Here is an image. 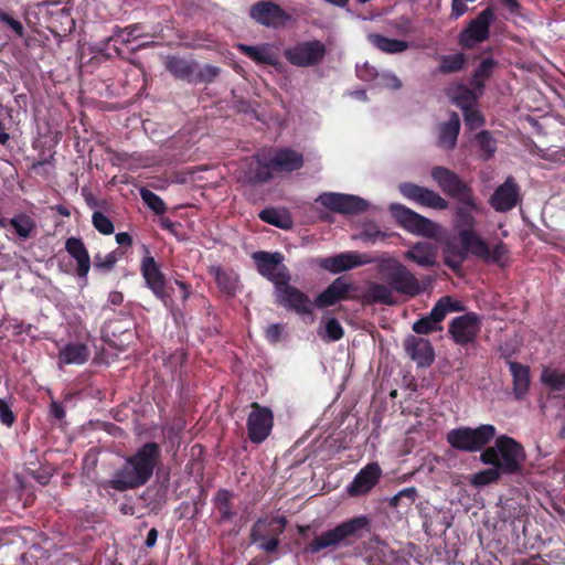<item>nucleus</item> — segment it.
Returning <instances> with one entry per match:
<instances>
[{"label": "nucleus", "mask_w": 565, "mask_h": 565, "mask_svg": "<svg viewBox=\"0 0 565 565\" xmlns=\"http://www.w3.org/2000/svg\"><path fill=\"white\" fill-rule=\"evenodd\" d=\"M284 516H263L255 521L249 531L252 544H258L265 553H275L280 544V535L286 527Z\"/></svg>", "instance_id": "nucleus-8"}, {"label": "nucleus", "mask_w": 565, "mask_h": 565, "mask_svg": "<svg viewBox=\"0 0 565 565\" xmlns=\"http://www.w3.org/2000/svg\"><path fill=\"white\" fill-rule=\"evenodd\" d=\"M247 417V436L253 444H262L270 435L274 426L273 411L254 402Z\"/></svg>", "instance_id": "nucleus-16"}, {"label": "nucleus", "mask_w": 565, "mask_h": 565, "mask_svg": "<svg viewBox=\"0 0 565 565\" xmlns=\"http://www.w3.org/2000/svg\"><path fill=\"white\" fill-rule=\"evenodd\" d=\"M305 164L303 154L292 148H263L253 156L245 171V180L252 185L269 182L275 172H294Z\"/></svg>", "instance_id": "nucleus-3"}, {"label": "nucleus", "mask_w": 565, "mask_h": 565, "mask_svg": "<svg viewBox=\"0 0 565 565\" xmlns=\"http://www.w3.org/2000/svg\"><path fill=\"white\" fill-rule=\"evenodd\" d=\"M398 190L404 198L414 201L419 205L439 211H444L449 207V202L446 199L428 188L411 182H404L399 184Z\"/></svg>", "instance_id": "nucleus-19"}, {"label": "nucleus", "mask_w": 565, "mask_h": 565, "mask_svg": "<svg viewBox=\"0 0 565 565\" xmlns=\"http://www.w3.org/2000/svg\"><path fill=\"white\" fill-rule=\"evenodd\" d=\"M11 128V113L9 109H4L0 104V145L3 147L9 146L11 136L9 130Z\"/></svg>", "instance_id": "nucleus-51"}, {"label": "nucleus", "mask_w": 565, "mask_h": 565, "mask_svg": "<svg viewBox=\"0 0 565 565\" xmlns=\"http://www.w3.org/2000/svg\"><path fill=\"white\" fill-rule=\"evenodd\" d=\"M327 53V45L320 40L300 41L284 50L285 58L297 67L320 65Z\"/></svg>", "instance_id": "nucleus-9"}, {"label": "nucleus", "mask_w": 565, "mask_h": 565, "mask_svg": "<svg viewBox=\"0 0 565 565\" xmlns=\"http://www.w3.org/2000/svg\"><path fill=\"white\" fill-rule=\"evenodd\" d=\"M124 252L116 248L113 252L102 255L100 253L94 256V268L97 271L108 273L113 270L117 262L122 257Z\"/></svg>", "instance_id": "nucleus-41"}, {"label": "nucleus", "mask_w": 565, "mask_h": 565, "mask_svg": "<svg viewBox=\"0 0 565 565\" xmlns=\"http://www.w3.org/2000/svg\"><path fill=\"white\" fill-rule=\"evenodd\" d=\"M497 429L491 424H483L476 428L459 427L447 433V443L456 450L477 452L495 437Z\"/></svg>", "instance_id": "nucleus-7"}, {"label": "nucleus", "mask_w": 565, "mask_h": 565, "mask_svg": "<svg viewBox=\"0 0 565 565\" xmlns=\"http://www.w3.org/2000/svg\"><path fill=\"white\" fill-rule=\"evenodd\" d=\"M373 262L374 260L366 254L345 252L324 258L321 263V267L330 273L339 274Z\"/></svg>", "instance_id": "nucleus-23"}, {"label": "nucleus", "mask_w": 565, "mask_h": 565, "mask_svg": "<svg viewBox=\"0 0 565 565\" xmlns=\"http://www.w3.org/2000/svg\"><path fill=\"white\" fill-rule=\"evenodd\" d=\"M454 100L458 107L465 110L470 107H473L476 103V96L469 88L460 86L457 94L454 97Z\"/></svg>", "instance_id": "nucleus-56"}, {"label": "nucleus", "mask_w": 565, "mask_h": 565, "mask_svg": "<svg viewBox=\"0 0 565 565\" xmlns=\"http://www.w3.org/2000/svg\"><path fill=\"white\" fill-rule=\"evenodd\" d=\"M495 15L491 7L482 10L475 19L470 20L458 35V44L463 50H472L477 44L490 38V25Z\"/></svg>", "instance_id": "nucleus-14"}, {"label": "nucleus", "mask_w": 565, "mask_h": 565, "mask_svg": "<svg viewBox=\"0 0 565 565\" xmlns=\"http://www.w3.org/2000/svg\"><path fill=\"white\" fill-rule=\"evenodd\" d=\"M467 57L463 53L441 55L439 57L438 71L441 74H451L462 71L466 67Z\"/></svg>", "instance_id": "nucleus-40"}, {"label": "nucleus", "mask_w": 565, "mask_h": 565, "mask_svg": "<svg viewBox=\"0 0 565 565\" xmlns=\"http://www.w3.org/2000/svg\"><path fill=\"white\" fill-rule=\"evenodd\" d=\"M89 349L84 343H67L58 352V362L62 364H84L89 359Z\"/></svg>", "instance_id": "nucleus-33"}, {"label": "nucleus", "mask_w": 565, "mask_h": 565, "mask_svg": "<svg viewBox=\"0 0 565 565\" xmlns=\"http://www.w3.org/2000/svg\"><path fill=\"white\" fill-rule=\"evenodd\" d=\"M367 41L377 50L386 54L403 53L408 49V42L404 40L391 39L382 34L371 33Z\"/></svg>", "instance_id": "nucleus-34"}, {"label": "nucleus", "mask_w": 565, "mask_h": 565, "mask_svg": "<svg viewBox=\"0 0 565 565\" xmlns=\"http://www.w3.org/2000/svg\"><path fill=\"white\" fill-rule=\"evenodd\" d=\"M472 256L483 260L484 263L495 264L503 268L509 262L510 249L502 241L497 243L493 248H490L487 242L480 237L473 244Z\"/></svg>", "instance_id": "nucleus-25"}, {"label": "nucleus", "mask_w": 565, "mask_h": 565, "mask_svg": "<svg viewBox=\"0 0 565 565\" xmlns=\"http://www.w3.org/2000/svg\"><path fill=\"white\" fill-rule=\"evenodd\" d=\"M446 306L447 312H459L463 310V306L461 301L452 299L450 296H445L440 298Z\"/></svg>", "instance_id": "nucleus-64"}, {"label": "nucleus", "mask_w": 565, "mask_h": 565, "mask_svg": "<svg viewBox=\"0 0 565 565\" xmlns=\"http://www.w3.org/2000/svg\"><path fill=\"white\" fill-rule=\"evenodd\" d=\"M480 330V319L475 312L456 317L449 323L448 332L455 343L467 345L475 342Z\"/></svg>", "instance_id": "nucleus-18"}, {"label": "nucleus", "mask_w": 565, "mask_h": 565, "mask_svg": "<svg viewBox=\"0 0 565 565\" xmlns=\"http://www.w3.org/2000/svg\"><path fill=\"white\" fill-rule=\"evenodd\" d=\"M404 257L422 267H434L437 264V248L428 242L414 244Z\"/></svg>", "instance_id": "nucleus-31"}, {"label": "nucleus", "mask_w": 565, "mask_h": 565, "mask_svg": "<svg viewBox=\"0 0 565 565\" xmlns=\"http://www.w3.org/2000/svg\"><path fill=\"white\" fill-rule=\"evenodd\" d=\"M319 337L326 342H335L342 339L344 331L335 318H329L324 328L318 331Z\"/></svg>", "instance_id": "nucleus-44"}, {"label": "nucleus", "mask_w": 565, "mask_h": 565, "mask_svg": "<svg viewBox=\"0 0 565 565\" xmlns=\"http://www.w3.org/2000/svg\"><path fill=\"white\" fill-rule=\"evenodd\" d=\"M463 111V121L468 129L475 130L484 125V118L480 110L475 107H470Z\"/></svg>", "instance_id": "nucleus-54"}, {"label": "nucleus", "mask_w": 565, "mask_h": 565, "mask_svg": "<svg viewBox=\"0 0 565 565\" xmlns=\"http://www.w3.org/2000/svg\"><path fill=\"white\" fill-rule=\"evenodd\" d=\"M140 196L143 203L153 211L157 215H162L167 211V205L163 200L149 189L141 188Z\"/></svg>", "instance_id": "nucleus-46"}, {"label": "nucleus", "mask_w": 565, "mask_h": 565, "mask_svg": "<svg viewBox=\"0 0 565 565\" xmlns=\"http://www.w3.org/2000/svg\"><path fill=\"white\" fill-rule=\"evenodd\" d=\"M376 269L382 279L390 285L393 292L408 297H416L422 292L419 280L396 258L380 259Z\"/></svg>", "instance_id": "nucleus-6"}, {"label": "nucleus", "mask_w": 565, "mask_h": 565, "mask_svg": "<svg viewBox=\"0 0 565 565\" xmlns=\"http://www.w3.org/2000/svg\"><path fill=\"white\" fill-rule=\"evenodd\" d=\"M141 30L140 24H130L125 28L115 26L113 31V35L109 38L110 40H120L121 43L127 44L130 43L132 40L137 39L140 34L139 31Z\"/></svg>", "instance_id": "nucleus-48"}, {"label": "nucleus", "mask_w": 565, "mask_h": 565, "mask_svg": "<svg viewBox=\"0 0 565 565\" xmlns=\"http://www.w3.org/2000/svg\"><path fill=\"white\" fill-rule=\"evenodd\" d=\"M259 218L270 225L281 230H289L292 227L294 222L289 213L280 211L275 207H266L258 214Z\"/></svg>", "instance_id": "nucleus-38"}, {"label": "nucleus", "mask_w": 565, "mask_h": 565, "mask_svg": "<svg viewBox=\"0 0 565 565\" xmlns=\"http://www.w3.org/2000/svg\"><path fill=\"white\" fill-rule=\"evenodd\" d=\"M356 287L345 277L334 279L315 300L317 308L334 306L342 300L351 299L350 292L355 291Z\"/></svg>", "instance_id": "nucleus-22"}, {"label": "nucleus", "mask_w": 565, "mask_h": 565, "mask_svg": "<svg viewBox=\"0 0 565 565\" xmlns=\"http://www.w3.org/2000/svg\"><path fill=\"white\" fill-rule=\"evenodd\" d=\"M520 201V186L512 177L499 185L491 195L489 203L497 212L511 211Z\"/></svg>", "instance_id": "nucleus-21"}, {"label": "nucleus", "mask_w": 565, "mask_h": 565, "mask_svg": "<svg viewBox=\"0 0 565 565\" xmlns=\"http://www.w3.org/2000/svg\"><path fill=\"white\" fill-rule=\"evenodd\" d=\"M365 298L369 303L394 306L397 302L388 284L371 282Z\"/></svg>", "instance_id": "nucleus-37"}, {"label": "nucleus", "mask_w": 565, "mask_h": 565, "mask_svg": "<svg viewBox=\"0 0 565 565\" xmlns=\"http://www.w3.org/2000/svg\"><path fill=\"white\" fill-rule=\"evenodd\" d=\"M166 70L175 78L188 83L194 82L195 71L199 64L194 60H186L178 55H169L166 61Z\"/></svg>", "instance_id": "nucleus-29"}, {"label": "nucleus", "mask_w": 565, "mask_h": 565, "mask_svg": "<svg viewBox=\"0 0 565 565\" xmlns=\"http://www.w3.org/2000/svg\"><path fill=\"white\" fill-rule=\"evenodd\" d=\"M443 326H438L433 320H430L429 316H425L413 324V331L417 334H430L435 331H441Z\"/></svg>", "instance_id": "nucleus-55"}, {"label": "nucleus", "mask_w": 565, "mask_h": 565, "mask_svg": "<svg viewBox=\"0 0 565 565\" xmlns=\"http://www.w3.org/2000/svg\"><path fill=\"white\" fill-rule=\"evenodd\" d=\"M476 142L481 151V158L483 160H489L493 157L497 151L495 140L488 130H482L477 134Z\"/></svg>", "instance_id": "nucleus-43"}, {"label": "nucleus", "mask_w": 565, "mask_h": 565, "mask_svg": "<svg viewBox=\"0 0 565 565\" xmlns=\"http://www.w3.org/2000/svg\"><path fill=\"white\" fill-rule=\"evenodd\" d=\"M215 281L223 292L231 296L235 294L236 280L228 273L217 269L215 274Z\"/></svg>", "instance_id": "nucleus-52"}, {"label": "nucleus", "mask_w": 565, "mask_h": 565, "mask_svg": "<svg viewBox=\"0 0 565 565\" xmlns=\"http://www.w3.org/2000/svg\"><path fill=\"white\" fill-rule=\"evenodd\" d=\"M391 213L401 227L424 237H435L438 226L429 218L418 214L403 204H391Z\"/></svg>", "instance_id": "nucleus-13"}, {"label": "nucleus", "mask_w": 565, "mask_h": 565, "mask_svg": "<svg viewBox=\"0 0 565 565\" xmlns=\"http://www.w3.org/2000/svg\"><path fill=\"white\" fill-rule=\"evenodd\" d=\"M65 250L76 260V275L86 279L90 269V257L83 239L75 236L68 237L65 242Z\"/></svg>", "instance_id": "nucleus-27"}, {"label": "nucleus", "mask_w": 565, "mask_h": 565, "mask_svg": "<svg viewBox=\"0 0 565 565\" xmlns=\"http://www.w3.org/2000/svg\"><path fill=\"white\" fill-rule=\"evenodd\" d=\"M430 174L441 191L457 201L454 209V227L458 232L459 242L466 246L475 244L481 236L476 232L477 220L473 214L481 213L482 209L473 189L448 168L434 167Z\"/></svg>", "instance_id": "nucleus-1"}, {"label": "nucleus", "mask_w": 565, "mask_h": 565, "mask_svg": "<svg viewBox=\"0 0 565 565\" xmlns=\"http://www.w3.org/2000/svg\"><path fill=\"white\" fill-rule=\"evenodd\" d=\"M473 244L466 246L460 242V245L452 241H448L443 246L444 264L452 271L457 273L461 269L462 264L467 260L469 255H472Z\"/></svg>", "instance_id": "nucleus-28"}, {"label": "nucleus", "mask_w": 565, "mask_h": 565, "mask_svg": "<svg viewBox=\"0 0 565 565\" xmlns=\"http://www.w3.org/2000/svg\"><path fill=\"white\" fill-rule=\"evenodd\" d=\"M9 226L20 239H29L36 235V222L26 213H19L9 218Z\"/></svg>", "instance_id": "nucleus-35"}, {"label": "nucleus", "mask_w": 565, "mask_h": 565, "mask_svg": "<svg viewBox=\"0 0 565 565\" xmlns=\"http://www.w3.org/2000/svg\"><path fill=\"white\" fill-rule=\"evenodd\" d=\"M274 295L276 305L299 316L312 315L316 307L315 301L312 302L307 294L290 285V280L281 281L275 288Z\"/></svg>", "instance_id": "nucleus-15"}, {"label": "nucleus", "mask_w": 565, "mask_h": 565, "mask_svg": "<svg viewBox=\"0 0 565 565\" xmlns=\"http://www.w3.org/2000/svg\"><path fill=\"white\" fill-rule=\"evenodd\" d=\"M161 458V448L154 441H148L137 451L125 458L121 467L106 480L102 487L118 492L138 489L149 482Z\"/></svg>", "instance_id": "nucleus-2"}, {"label": "nucleus", "mask_w": 565, "mask_h": 565, "mask_svg": "<svg viewBox=\"0 0 565 565\" xmlns=\"http://www.w3.org/2000/svg\"><path fill=\"white\" fill-rule=\"evenodd\" d=\"M460 131V118L455 111L450 114L449 120L438 127V146L445 150H452L458 140Z\"/></svg>", "instance_id": "nucleus-32"}, {"label": "nucleus", "mask_w": 565, "mask_h": 565, "mask_svg": "<svg viewBox=\"0 0 565 565\" xmlns=\"http://www.w3.org/2000/svg\"><path fill=\"white\" fill-rule=\"evenodd\" d=\"M404 349L418 367H428L435 361L434 348L427 339L408 335L404 341Z\"/></svg>", "instance_id": "nucleus-24"}, {"label": "nucleus", "mask_w": 565, "mask_h": 565, "mask_svg": "<svg viewBox=\"0 0 565 565\" xmlns=\"http://www.w3.org/2000/svg\"><path fill=\"white\" fill-rule=\"evenodd\" d=\"M326 209L340 214H361L367 211L370 204L366 200L353 195L342 193H322L317 199Z\"/></svg>", "instance_id": "nucleus-17"}, {"label": "nucleus", "mask_w": 565, "mask_h": 565, "mask_svg": "<svg viewBox=\"0 0 565 565\" xmlns=\"http://www.w3.org/2000/svg\"><path fill=\"white\" fill-rule=\"evenodd\" d=\"M504 475L498 466L481 470L472 475L471 483L476 487H484L498 482Z\"/></svg>", "instance_id": "nucleus-42"}, {"label": "nucleus", "mask_w": 565, "mask_h": 565, "mask_svg": "<svg viewBox=\"0 0 565 565\" xmlns=\"http://www.w3.org/2000/svg\"><path fill=\"white\" fill-rule=\"evenodd\" d=\"M282 329L284 327L280 323L269 324L265 330L267 341L270 343H277L280 340Z\"/></svg>", "instance_id": "nucleus-60"}, {"label": "nucleus", "mask_w": 565, "mask_h": 565, "mask_svg": "<svg viewBox=\"0 0 565 565\" xmlns=\"http://www.w3.org/2000/svg\"><path fill=\"white\" fill-rule=\"evenodd\" d=\"M92 224L103 235H110L115 231L113 221L100 211L93 213Z\"/></svg>", "instance_id": "nucleus-49"}, {"label": "nucleus", "mask_w": 565, "mask_h": 565, "mask_svg": "<svg viewBox=\"0 0 565 565\" xmlns=\"http://www.w3.org/2000/svg\"><path fill=\"white\" fill-rule=\"evenodd\" d=\"M370 520L364 516H355L339 523L333 529L322 532L308 543L303 553L317 554L324 548H337L350 546L356 539L361 537V531L367 529Z\"/></svg>", "instance_id": "nucleus-5"}, {"label": "nucleus", "mask_w": 565, "mask_h": 565, "mask_svg": "<svg viewBox=\"0 0 565 565\" xmlns=\"http://www.w3.org/2000/svg\"><path fill=\"white\" fill-rule=\"evenodd\" d=\"M498 62L492 57H488L481 61V63L473 71L471 84L476 89L482 90L486 86V82L493 75Z\"/></svg>", "instance_id": "nucleus-39"}, {"label": "nucleus", "mask_w": 565, "mask_h": 565, "mask_svg": "<svg viewBox=\"0 0 565 565\" xmlns=\"http://www.w3.org/2000/svg\"><path fill=\"white\" fill-rule=\"evenodd\" d=\"M417 490L415 487H408L397 492L391 500L390 505L393 508H409L417 499Z\"/></svg>", "instance_id": "nucleus-47"}, {"label": "nucleus", "mask_w": 565, "mask_h": 565, "mask_svg": "<svg viewBox=\"0 0 565 565\" xmlns=\"http://www.w3.org/2000/svg\"><path fill=\"white\" fill-rule=\"evenodd\" d=\"M234 499V492L227 489H220L214 494L212 502L217 512V522L220 524L232 522L237 515Z\"/></svg>", "instance_id": "nucleus-30"}, {"label": "nucleus", "mask_w": 565, "mask_h": 565, "mask_svg": "<svg viewBox=\"0 0 565 565\" xmlns=\"http://www.w3.org/2000/svg\"><path fill=\"white\" fill-rule=\"evenodd\" d=\"M0 22L10 28L18 36L24 35L23 24L14 19L10 13L0 9Z\"/></svg>", "instance_id": "nucleus-57"}, {"label": "nucleus", "mask_w": 565, "mask_h": 565, "mask_svg": "<svg viewBox=\"0 0 565 565\" xmlns=\"http://www.w3.org/2000/svg\"><path fill=\"white\" fill-rule=\"evenodd\" d=\"M501 356L507 360V364L509 365L512 375V390L515 399H523L530 390V366L516 361H511V354L508 352H502Z\"/></svg>", "instance_id": "nucleus-26"}, {"label": "nucleus", "mask_w": 565, "mask_h": 565, "mask_svg": "<svg viewBox=\"0 0 565 565\" xmlns=\"http://www.w3.org/2000/svg\"><path fill=\"white\" fill-rule=\"evenodd\" d=\"M260 276L274 284L276 288L281 281L291 280L288 267L284 264V255L279 252L259 250L252 255Z\"/></svg>", "instance_id": "nucleus-12"}, {"label": "nucleus", "mask_w": 565, "mask_h": 565, "mask_svg": "<svg viewBox=\"0 0 565 565\" xmlns=\"http://www.w3.org/2000/svg\"><path fill=\"white\" fill-rule=\"evenodd\" d=\"M525 458L523 446L507 435L497 437L494 446L483 449L480 455L482 463L498 466L509 476L522 473Z\"/></svg>", "instance_id": "nucleus-4"}, {"label": "nucleus", "mask_w": 565, "mask_h": 565, "mask_svg": "<svg viewBox=\"0 0 565 565\" xmlns=\"http://www.w3.org/2000/svg\"><path fill=\"white\" fill-rule=\"evenodd\" d=\"M15 415L11 409V406L3 398H0V422L7 427H11L15 423Z\"/></svg>", "instance_id": "nucleus-58"}, {"label": "nucleus", "mask_w": 565, "mask_h": 565, "mask_svg": "<svg viewBox=\"0 0 565 565\" xmlns=\"http://www.w3.org/2000/svg\"><path fill=\"white\" fill-rule=\"evenodd\" d=\"M188 360V353L184 349H177L172 352L166 360V367H168L172 373H177L182 369L184 363Z\"/></svg>", "instance_id": "nucleus-53"}, {"label": "nucleus", "mask_w": 565, "mask_h": 565, "mask_svg": "<svg viewBox=\"0 0 565 565\" xmlns=\"http://www.w3.org/2000/svg\"><path fill=\"white\" fill-rule=\"evenodd\" d=\"M221 73V68L212 64H206L202 68L195 71L194 84H211L213 83Z\"/></svg>", "instance_id": "nucleus-50"}, {"label": "nucleus", "mask_w": 565, "mask_h": 565, "mask_svg": "<svg viewBox=\"0 0 565 565\" xmlns=\"http://www.w3.org/2000/svg\"><path fill=\"white\" fill-rule=\"evenodd\" d=\"M143 248L146 253L149 254L148 247L143 246ZM140 271L146 281V286L167 309L172 311L174 301L171 294L168 291L164 274L152 256L147 255L141 259Z\"/></svg>", "instance_id": "nucleus-10"}, {"label": "nucleus", "mask_w": 565, "mask_h": 565, "mask_svg": "<svg viewBox=\"0 0 565 565\" xmlns=\"http://www.w3.org/2000/svg\"><path fill=\"white\" fill-rule=\"evenodd\" d=\"M383 86L386 88L397 90L402 87L401 79L394 74H385L382 76Z\"/></svg>", "instance_id": "nucleus-63"}, {"label": "nucleus", "mask_w": 565, "mask_h": 565, "mask_svg": "<svg viewBox=\"0 0 565 565\" xmlns=\"http://www.w3.org/2000/svg\"><path fill=\"white\" fill-rule=\"evenodd\" d=\"M249 18L268 29H284L291 23L292 17L273 0H259L249 8Z\"/></svg>", "instance_id": "nucleus-11"}, {"label": "nucleus", "mask_w": 565, "mask_h": 565, "mask_svg": "<svg viewBox=\"0 0 565 565\" xmlns=\"http://www.w3.org/2000/svg\"><path fill=\"white\" fill-rule=\"evenodd\" d=\"M541 381L552 391H562L565 388V372L546 367L542 372Z\"/></svg>", "instance_id": "nucleus-45"}, {"label": "nucleus", "mask_w": 565, "mask_h": 565, "mask_svg": "<svg viewBox=\"0 0 565 565\" xmlns=\"http://www.w3.org/2000/svg\"><path fill=\"white\" fill-rule=\"evenodd\" d=\"M381 475L382 470L377 462L367 463L347 486V493L354 498L367 494L379 483Z\"/></svg>", "instance_id": "nucleus-20"}, {"label": "nucleus", "mask_w": 565, "mask_h": 565, "mask_svg": "<svg viewBox=\"0 0 565 565\" xmlns=\"http://www.w3.org/2000/svg\"><path fill=\"white\" fill-rule=\"evenodd\" d=\"M160 227L174 235L178 239H182V235H180L179 233V230L181 228V223L173 222L168 217H162L160 220Z\"/></svg>", "instance_id": "nucleus-61"}, {"label": "nucleus", "mask_w": 565, "mask_h": 565, "mask_svg": "<svg viewBox=\"0 0 565 565\" xmlns=\"http://www.w3.org/2000/svg\"><path fill=\"white\" fill-rule=\"evenodd\" d=\"M447 313L448 312L446 306H444V302L441 301V299H439L435 303L428 316L430 317V320H433V322H435L438 326H441V322Z\"/></svg>", "instance_id": "nucleus-59"}, {"label": "nucleus", "mask_w": 565, "mask_h": 565, "mask_svg": "<svg viewBox=\"0 0 565 565\" xmlns=\"http://www.w3.org/2000/svg\"><path fill=\"white\" fill-rule=\"evenodd\" d=\"M238 47L244 55L258 64H266L270 66L278 65L277 55L273 52L269 45L252 46L241 44Z\"/></svg>", "instance_id": "nucleus-36"}, {"label": "nucleus", "mask_w": 565, "mask_h": 565, "mask_svg": "<svg viewBox=\"0 0 565 565\" xmlns=\"http://www.w3.org/2000/svg\"><path fill=\"white\" fill-rule=\"evenodd\" d=\"M356 75L363 81H372L376 77L377 73L373 66L364 64L363 66L356 68Z\"/></svg>", "instance_id": "nucleus-62"}]
</instances>
